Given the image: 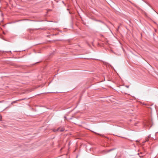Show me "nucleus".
I'll return each mask as SVG.
<instances>
[{
  "label": "nucleus",
  "instance_id": "nucleus-5",
  "mask_svg": "<svg viewBox=\"0 0 158 158\" xmlns=\"http://www.w3.org/2000/svg\"><path fill=\"white\" fill-rule=\"evenodd\" d=\"M119 26H118V28H119Z\"/></svg>",
  "mask_w": 158,
  "mask_h": 158
},
{
  "label": "nucleus",
  "instance_id": "nucleus-2",
  "mask_svg": "<svg viewBox=\"0 0 158 158\" xmlns=\"http://www.w3.org/2000/svg\"><path fill=\"white\" fill-rule=\"evenodd\" d=\"M114 149H110L108 151V152H110V151H112Z\"/></svg>",
  "mask_w": 158,
  "mask_h": 158
},
{
  "label": "nucleus",
  "instance_id": "nucleus-3",
  "mask_svg": "<svg viewBox=\"0 0 158 158\" xmlns=\"http://www.w3.org/2000/svg\"><path fill=\"white\" fill-rule=\"evenodd\" d=\"M126 86V87H127V88H129V86H127V85H126V86Z\"/></svg>",
  "mask_w": 158,
  "mask_h": 158
},
{
  "label": "nucleus",
  "instance_id": "nucleus-4",
  "mask_svg": "<svg viewBox=\"0 0 158 158\" xmlns=\"http://www.w3.org/2000/svg\"><path fill=\"white\" fill-rule=\"evenodd\" d=\"M136 142H139V141H138V140H136Z\"/></svg>",
  "mask_w": 158,
  "mask_h": 158
},
{
  "label": "nucleus",
  "instance_id": "nucleus-1",
  "mask_svg": "<svg viewBox=\"0 0 158 158\" xmlns=\"http://www.w3.org/2000/svg\"><path fill=\"white\" fill-rule=\"evenodd\" d=\"M64 130V127H59L58 128L56 129H54L53 130V131L54 132H56L57 131H58L59 132H62Z\"/></svg>",
  "mask_w": 158,
  "mask_h": 158
},
{
  "label": "nucleus",
  "instance_id": "nucleus-6",
  "mask_svg": "<svg viewBox=\"0 0 158 158\" xmlns=\"http://www.w3.org/2000/svg\"><path fill=\"white\" fill-rule=\"evenodd\" d=\"M15 102H13L12 103H15Z\"/></svg>",
  "mask_w": 158,
  "mask_h": 158
}]
</instances>
